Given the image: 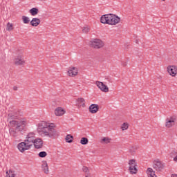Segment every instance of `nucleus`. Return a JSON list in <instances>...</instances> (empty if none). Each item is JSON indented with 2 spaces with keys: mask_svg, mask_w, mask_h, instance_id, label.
Instances as JSON below:
<instances>
[{
  "mask_svg": "<svg viewBox=\"0 0 177 177\" xmlns=\"http://www.w3.org/2000/svg\"><path fill=\"white\" fill-rule=\"evenodd\" d=\"M122 66H124V67H125V66H127V64L125 62L122 63Z\"/></svg>",
  "mask_w": 177,
  "mask_h": 177,
  "instance_id": "nucleus-34",
  "label": "nucleus"
},
{
  "mask_svg": "<svg viewBox=\"0 0 177 177\" xmlns=\"http://www.w3.org/2000/svg\"><path fill=\"white\" fill-rule=\"evenodd\" d=\"M174 125H175V119H174L173 118H171L169 120H166V128H171V127H174Z\"/></svg>",
  "mask_w": 177,
  "mask_h": 177,
  "instance_id": "nucleus-17",
  "label": "nucleus"
},
{
  "mask_svg": "<svg viewBox=\"0 0 177 177\" xmlns=\"http://www.w3.org/2000/svg\"><path fill=\"white\" fill-rule=\"evenodd\" d=\"M89 140H88V138H85V137H83L82 138L81 140H80V143L81 145H88Z\"/></svg>",
  "mask_w": 177,
  "mask_h": 177,
  "instance_id": "nucleus-24",
  "label": "nucleus"
},
{
  "mask_svg": "<svg viewBox=\"0 0 177 177\" xmlns=\"http://www.w3.org/2000/svg\"><path fill=\"white\" fill-rule=\"evenodd\" d=\"M95 85L99 88V89L102 92L107 93L109 92V87L104 84V83L100 82V81H96Z\"/></svg>",
  "mask_w": 177,
  "mask_h": 177,
  "instance_id": "nucleus-10",
  "label": "nucleus"
},
{
  "mask_svg": "<svg viewBox=\"0 0 177 177\" xmlns=\"http://www.w3.org/2000/svg\"><path fill=\"white\" fill-rule=\"evenodd\" d=\"M77 105L78 106V107H85V99L77 98Z\"/></svg>",
  "mask_w": 177,
  "mask_h": 177,
  "instance_id": "nucleus-19",
  "label": "nucleus"
},
{
  "mask_svg": "<svg viewBox=\"0 0 177 177\" xmlns=\"http://www.w3.org/2000/svg\"><path fill=\"white\" fill-rule=\"evenodd\" d=\"M33 145L35 149H41L42 148V146H44V141H42V139L41 138H36Z\"/></svg>",
  "mask_w": 177,
  "mask_h": 177,
  "instance_id": "nucleus-13",
  "label": "nucleus"
},
{
  "mask_svg": "<svg viewBox=\"0 0 177 177\" xmlns=\"http://www.w3.org/2000/svg\"><path fill=\"white\" fill-rule=\"evenodd\" d=\"M31 147H32L30 146V145L28 142H26V140H24V142H20L17 145V148L19 151H21V153H24L26 150H30Z\"/></svg>",
  "mask_w": 177,
  "mask_h": 177,
  "instance_id": "nucleus-6",
  "label": "nucleus"
},
{
  "mask_svg": "<svg viewBox=\"0 0 177 177\" xmlns=\"http://www.w3.org/2000/svg\"><path fill=\"white\" fill-rule=\"evenodd\" d=\"M90 45L95 49H100V48H103L104 46V43L100 39H93L90 41Z\"/></svg>",
  "mask_w": 177,
  "mask_h": 177,
  "instance_id": "nucleus-5",
  "label": "nucleus"
},
{
  "mask_svg": "<svg viewBox=\"0 0 177 177\" xmlns=\"http://www.w3.org/2000/svg\"><path fill=\"white\" fill-rule=\"evenodd\" d=\"M13 30V25L10 23H8L7 24V30L8 31H12Z\"/></svg>",
  "mask_w": 177,
  "mask_h": 177,
  "instance_id": "nucleus-28",
  "label": "nucleus"
},
{
  "mask_svg": "<svg viewBox=\"0 0 177 177\" xmlns=\"http://www.w3.org/2000/svg\"><path fill=\"white\" fill-rule=\"evenodd\" d=\"M66 113V111L62 107H58L55 110V114L57 117H62Z\"/></svg>",
  "mask_w": 177,
  "mask_h": 177,
  "instance_id": "nucleus-15",
  "label": "nucleus"
},
{
  "mask_svg": "<svg viewBox=\"0 0 177 177\" xmlns=\"http://www.w3.org/2000/svg\"><path fill=\"white\" fill-rule=\"evenodd\" d=\"M110 142H111V138H109V137H104L102 140H101V143H110Z\"/></svg>",
  "mask_w": 177,
  "mask_h": 177,
  "instance_id": "nucleus-21",
  "label": "nucleus"
},
{
  "mask_svg": "<svg viewBox=\"0 0 177 177\" xmlns=\"http://www.w3.org/2000/svg\"><path fill=\"white\" fill-rule=\"evenodd\" d=\"M85 177H92V174L91 173L85 174Z\"/></svg>",
  "mask_w": 177,
  "mask_h": 177,
  "instance_id": "nucleus-31",
  "label": "nucleus"
},
{
  "mask_svg": "<svg viewBox=\"0 0 177 177\" xmlns=\"http://www.w3.org/2000/svg\"><path fill=\"white\" fill-rule=\"evenodd\" d=\"M39 12V10H38V8H32L29 10V13H30L32 16H37Z\"/></svg>",
  "mask_w": 177,
  "mask_h": 177,
  "instance_id": "nucleus-20",
  "label": "nucleus"
},
{
  "mask_svg": "<svg viewBox=\"0 0 177 177\" xmlns=\"http://www.w3.org/2000/svg\"><path fill=\"white\" fill-rule=\"evenodd\" d=\"M102 24H109V26H115L121 21V19L114 14L104 15L100 18Z\"/></svg>",
  "mask_w": 177,
  "mask_h": 177,
  "instance_id": "nucleus-3",
  "label": "nucleus"
},
{
  "mask_svg": "<svg viewBox=\"0 0 177 177\" xmlns=\"http://www.w3.org/2000/svg\"><path fill=\"white\" fill-rule=\"evenodd\" d=\"M41 168L44 174H46V175L49 174V167L48 166V162L44 160L42 162Z\"/></svg>",
  "mask_w": 177,
  "mask_h": 177,
  "instance_id": "nucleus-16",
  "label": "nucleus"
},
{
  "mask_svg": "<svg viewBox=\"0 0 177 177\" xmlns=\"http://www.w3.org/2000/svg\"><path fill=\"white\" fill-rule=\"evenodd\" d=\"M129 151L131 153V154H133V151H132V149H129Z\"/></svg>",
  "mask_w": 177,
  "mask_h": 177,
  "instance_id": "nucleus-35",
  "label": "nucleus"
},
{
  "mask_svg": "<svg viewBox=\"0 0 177 177\" xmlns=\"http://www.w3.org/2000/svg\"><path fill=\"white\" fill-rule=\"evenodd\" d=\"M48 156V153L46 151H41L39 153V157H41V158H44V157H46Z\"/></svg>",
  "mask_w": 177,
  "mask_h": 177,
  "instance_id": "nucleus-27",
  "label": "nucleus"
},
{
  "mask_svg": "<svg viewBox=\"0 0 177 177\" xmlns=\"http://www.w3.org/2000/svg\"><path fill=\"white\" fill-rule=\"evenodd\" d=\"M89 111L92 114H95L99 111V105L93 104L89 106Z\"/></svg>",
  "mask_w": 177,
  "mask_h": 177,
  "instance_id": "nucleus-14",
  "label": "nucleus"
},
{
  "mask_svg": "<svg viewBox=\"0 0 177 177\" xmlns=\"http://www.w3.org/2000/svg\"><path fill=\"white\" fill-rule=\"evenodd\" d=\"M22 21L24 24H28L30 23V18L26 16H22Z\"/></svg>",
  "mask_w": 177,
  "mask_h": 177,
  "instance_id": "nucleus-23",
  "label": "nucleus"
},
{
  "mask_svg": "<svg viewBox=\"0 0 177 177\" xmlns=\"http://www.w3.org/2000/svg\"><path fill=\"white\" fill-rule=\"evenodd\" d=\"M128 128H129V124L128 123L124 122L122 124L121 129L122 131H127V129H128Z\"/></svg>",
  "mask_w": 177,
  "mask_h": 177,
  "instance_id": "nucleus-25",
  "label": "nucleus"
},
{
  "mask_svg": "<svg viewBox=\"0 0 177 177\" xmlns=\"http://www.w3.org/2000/svg\"><path fill=\"white\" fill-rule=\"evenodd\" d=\"M40 1H46V0H40Z\"/></svg>",
  "mask_w": 177,
  "mask_h": 177,
  "instance_id": "nucleus-36",
  "label": "nucleus"
},
{
  "mask_svg": "<svg viewBox=\"0 0 177 177\" xmlns=\"http://www.w3.org/2000/svg\"><path fill=\"white\" fill-rule=\"evenodd\" d=\"M153 168L158 172H160V171H162V169H164V164H162L161 161L155 160L153 162Z\"/></svg>",
  "mask_w": 177,
  "mask_h": 177,
  "instance_id": "nucleus-11",
  "label": "nucleus"
},
{
  "mask_svg": "<svg viewBox=\"0 0 177 177\" xmlns=\"http://www.w3.org/2000/svg\"><path fill=\"white\" fill-rule=\"evenodd\" d=\"M9 177H16V174H15L13 171H10Z\"/></svg>",
  "mask_w": 177,
  "mask_h": 177,
  "instance_id": "nucleus-30",
  "label": "nucleus"
},
{
  "mask_svg": "<svg viewBox=\"0 0 177 177\" xmlns=\"http://www.w3.org/2000/svg\"><path fill=\"white\" fill-rule=\"evenodd\" d=\"M36 140L37 138H35V133L34 132H30L27 135L25 141L32 147V145H34Z\"/></svg>",
  "mask_w": 177,
  "mask_h": 177,
  "instance_id": "nucleus-8",
  "label": "nucleus"
},
{
  "mask_svg": "<svg viewBox=\"0 0 177 177\" xmlns=\"http://www.w3.org/2000/svg\"><path fill=\"white\" fill-rule=\"evenodd\" d=\"M171 177H177V174H171Z\"/></svg>",
  "mask_w": 177,
  "mask_h": 177,
  "instance_id": "nucleus-33",
  "label": "nucleus"
},
{
  "mask_svg": "<svg viewBox=\"0 0 177 177\" xmlns=\"http://www.w3.org/2000/svg\"><path fill=\"white\" fill-rule=\"evenodd\" d=\"M28 124V122L27 121V119H22L19 121H10L9 133L11 138H13L14 139H19V138L23 135L22 132L26 131V127H27Z\"/></svg>",
  "mask_w": 177,
  "mask_h": 177,
  "instance_id": "nucleus-1",
  "label": "nucleus"
},
{
  "mask_svg": "<svg viewBox=\"0 0 177 177\" xmlns=\"http://www.w3.org/2000/svg\"><path fill=\"white\" fill-rule=\"evenodd\" d=\"M68 77H77L78 75V68L71 66L68 69Z\"/></svg>",
  "mask_w": 177,
  "mask_h": 177,
  "instance_id": "nucleus-9",
  "label": "nucleus"
},
{
  "mask_svg": "<svg viewBox=\"0 0 177 177\" xmlns=\"http://www.w3.org/2000/svg\"><path fill=\"white\" fill-rule=\"evenodd\" d=\"M40 24L41 20L38 18H33L30 21V24L32 27H38V26H39Z\"/></svg>",
  "mask_w": 177,
  "mask_h": 177,
  "instance_id": "nucleus-18",
  "label": "nucleus"
},
{
  "mask_svg": "<svg viewBox=\"0 0 177 177\" xmlns=\"http://www.w3.org/2000/svg\"><path fill=\"white\" fill-rule=\"evenodd\" d=\"M89 31H91V28H89L88 26H86L82 28V32H84V34H88Z\"/></svg>",
  "mask_w": 177,
  "mask_h": 177,
  "instance_id": "nucleus-26",
  "label": "nucleus"
},
{
  "mask_svg": "<svg viewBox=\"0 0 177 177\" xmlns=\"http://www.w3.org/2000/svg\"><path fill=\"white\" fill-rule=\"evenodd\" d=\"M19 88L17 87V86H15L13 87V91H18Z\"/></svg>",
  "mask_w": 177,
  "mask_h": 177,
  "instance_id": "nucleus-32",
  "label": "nucleus"
},
{
  "mask_svg": "<svg viewBox=\"0 0 177 177\" xmlns=\"http://www.w3.org/2000/svg\"><path fill=\"white\" fill-rule=\"evenodd\" d=\"M15 66H24V64H26L24 55H23L22 54H20L16 56L15 59Z\"/></svg>",
  "mask_w": 177,
  "mask_h": 177,
  "instance_id": "nucleus-7",
  "label": "nucleus"
},
{
  "mask_svg": "<svg viewBox=\"0 0 177 177\" xmlns=\"http://www.w3.org/2000/svg\"><path fill=\"white\" fill-rule=\"evenodd\" d=\"M129 171L131 175L138 174V162H136V160L131 159L129 160Z\"/></svg>",
  "mask_w": 177,
  "mask_h": 177,
  "instance_id": "nucleus-4",
  "label": "nucleus"
},
{
  "mask_svg": "<svg viewBox=\"0 0 177 177\" xmlns=\"http://www.w3.org/2000/svg\"><path fill=\"white\" fill-rule=\"evenodd\" d=\"M82 171L83 172H84L85 174H91V172L89 171V169L88 168V167L84 166L82 167Z\"/></svg>",
  "mask_w": 177,
  "mask_h": 177,
  "instance_id": "nucleus-29",
  "label": "nucleus"
},
{
  "mask_svg": "<svg viewBox=\"0 0 177 177\" xmlns=\"http://www.w3.org/2000/svg\"><path fill=\"white\" fill-rule=\"evenodd\" d=\"M167 70L171 77H175L177 75V66H169Z\"/></svg>",
  "mask_w": 177,
  "mask_h": 177,
  "instance_id": "nucleus-12",
  "label": "nucleus"
},
{
  "mask_svg": "<svg viewBox=\"0 0 177 177\" xmlns=\"http://www.w3.org/2000/svg\"><path fill=\"white\" fill-rule=\"evenodd\" d=\"M73 139H74V137L73 136L68 134L66 137V141L67 143H72L73 142Z\"/></svg>",
  "mask_w": 177,
  "mask_h": 177,
  "instance_id": "nucleus-22",
  "label": "nucleus"
},
{
  "mask_svg": "<svg viewBox=\"0 0 177 177\" xmlns=\"http://www.w3.org/2000/svg\"><path fill=\"white\" fill-rule=\"evenodd\" d=\"M38 133L41 136H48L52 138V139H55L59 136V133L55 129V125L45 121L38 124Z\"/></svg>",
  "mask_w": 177,
  "mask_h": 177,
  "instance_id": "nucleus-2",
  "label": "nucleus"
}]
</instances>
